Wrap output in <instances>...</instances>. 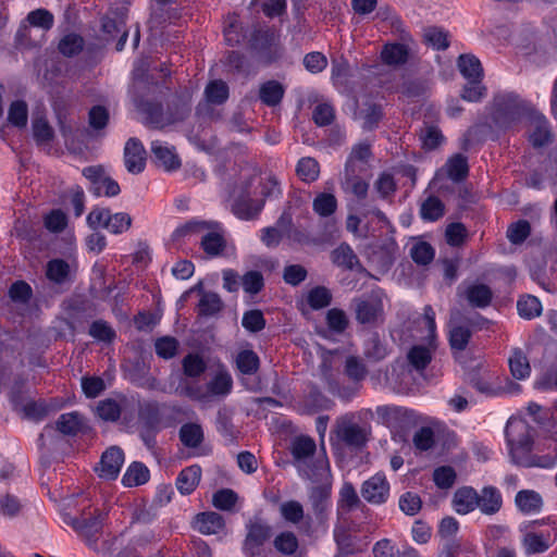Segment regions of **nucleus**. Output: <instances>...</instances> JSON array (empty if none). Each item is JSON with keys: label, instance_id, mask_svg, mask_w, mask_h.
Segmentation results:
<instances>
[{"label": "nucleus", "instance_id": "4be33fe9", "mask_svg": "<svg viewBox=\"0 0 557 557\" xmlns=\"http://www.w3.org/2000/svg\"><path fill=\"white\" fill-rule=\"evenodd\" d=\"M463 295L469 305L476 308L487 307L493 297L491 288L485 284H471L465 289Z\"/></svg>", "mask_w": 557, "mask_h": 557}, {"label": "nucleus", "instance_id": "f257e3e1", "mask_svg": "<svg viewBox=\"0 0 557 557\" xmlns=\"http://www.w3.org/2000/svg\"><path fill=\"white\" fill-rule=\"evenodd\" d=\"M281 195L280 181L272 173L261 174L256 168L244 166L232 190L233 212L239 219H255L263 209L267 198Z\"/></svg>", "mask_w": 557, "mask_h": 557}, {"label": "nucleus", "instance_id": "052dcab7", "mask_svg": "<svg viewBox=\"0 0 557 557\" xmlns=\"http://www.w3.org/2000/svg\"><path fill=\"white\" fill-rule=\"evenodd\" d=\"M242 285L246 293L256 295L263 288V276L259 271H249L243 275Z\"/></svg>", "mask_w": 557, "mask_h": 557}, {"label": "nucleus", "instance_id": "2eb2a0df", "mask_svg": "<svg viewBox=\"0 0 557 557\" xmlns=\"http://www.w3.org/2000/svg\"><path fill=\"white\" fill-rule=\"evenodd\" d=\"M357 169H354L351 162H346L344 178L341 186L345 193H349L358 199H364L368 195L369 184L356 175Z\"/></svg>", "mask_w": 557, "mask_h": 557}, {"label": "nucleus", "instance_id": "2f4dec72", "mask_svg": "<svg viewBox=\"0 0 557 557\" xmlns=\"http://www.w3.org/2000/svg\"><path fill=\"white\" fill-rule=\"evenodd\" d=\"M181 442L190 448L198 447L203 441V431L198 423H185L180 429Z\"/></svg>", "mask_w": 557, "mask_h": 557}, {"label": "nucleus", "instance_id": "4d7b16f0", "mask_svg": "<svg viewBox=\"0 0 557 557\" xmlns=\"http://www.w3.org/2000/svg\"><path fill=\"white\" fill-rule=\"evenodd\" d=\"M242 324L247 331L257 333L264 329L265 320L260 310L253 309L244 313Z\"/></svg>", "mask_w": 557, "mask_h": 557}, {"label": "nucleus", "instance_id": "ddd939ff", "mask_svg": "<svg viewBox=\"0 0 557 557\" xmlns=\"http://www.w3.org/2000/svg\"><path fill=\"white\" fill-rule=\"evenodd\" d=\"M389 494V485L386 478L375 474L367 480L361 488L362 497L371 504L385 503Z\"/></svg>", "mask_w": 557, "mask_h": 557}, {"label": "nucleus", "instance_id": "a211bd4d", "mask_svg": "<svg viewBox=\"0 0 557 557\" xmlns=\"http://www.w3.org/2000/svg\"><path fill=\"white\" fill-rule=\"evenodd\" d=\"M455 510L460 515H467L478 508V492L473 487L458 488L453 498Z\"/></svg>", "mask_w": 557, "mask_h": 557}, {"label": "nucleus", "instance_id": "20e7f679", "mask_svg": "<svg viewBox=\"0 0 557 557\" xmlns=\"http://www.w3.org/2000/svg\"><path fill=\"white\" fill-rule=\"evenodd\" d=\"M86 221L90 228L103 227L114 235L123 234L132 226V218L128 213H111L109 209L98 207L88 213Z\"/></svg>", "mask_w": 557, "mask_h": 557}, {"label": "nucleus", "instance_id": "58836bf2", "mask_svg": "<svg viewBox=\"0 0 557 557\" xmlns=\"http://www.w3.org/2000/svg\"><path fill=\"white\" fill-rule=\"evenodd\" d=\"M28 108L22 100L13 101L9 108L8 121L15 127L23 128L27 124Z\"/></svg>", "mask_w": 557, "mask_h": 557}, {"label": "nucleus", "instance_id": "dca6fc26", "mask_svg": "<svg viewBox=\"0 0 557 557\" xmlns=\"http://www.w3.org/2000/svg\"><path fill=\"white\" fill-rule=\"evenodd\" d=\"M503 506V497L494 486H485L478 493V508L484 515L497 513Z\"/></svg>", "mask_w": 557, "mask_h": 557}, {"label": "nucleus", "instance_id": "680f3d73", "mask_svg": "<svg viewBox=\"0 0 557 557\" xmlns=\"http://www.w3.org/2000/svg\"><path fill=\"white\" fill-rule=\"evenodd\" d=\"M530 224L525 220H520L511 224L507 230V238L512 244H521L530 235Z\"/></svg>", "mask_w": 557, "mask_h": 557}, {"label": "nucleus", "instance_id": "49530a36", "mask_svg": "<svg viewBox=\"0 0 557 557\" xmlns=\"http://www.w3.org/2000/svg\"><path fill=\"white\" fill-rule=\"evenodd\" d=\"M84 47V39L76 34L65 35L59 42V51L65 57L78 54Z\"/></svg>", "mask_w": 557, "mask_h": 557}, {"label": "nucleus", "instance_id": "bf43d9fd", "mask_svg": "<svg viewBox=\"0 0 557 557\" xmlns=\"http://www.w3.org/2000/svg\"><path fill=\"white\" fill-rule=\"evenodd\" d=\"M460 96L466 101L478 102L486 96V87L481 84V81H469Z\"/></svg>", "mask_w": 557, "mask_h": 557}, {"label": "nucleus", "instance_id": "1a4fd4ad", "mask_svg": "<svg viewBox=\"0 0 557 557\" xmlns=\"http://www.w3.org/2000/svg\"><path fill=\"white\" fill-rule=\"evenodd\" d=\"M557 463V433L544 436L536 446V453H532L528 468H553Z\"/></svg>", "mask_w": 557, "mask_h": 557}, {"label": "nucleus", "instance_id": "8fccbe9b", "mask_svg": "<svg viewBox=\"0 0 557 557\" xmlns=\"http://www.w3.org/2000/svg\"><path fill=\"white\" fill-rule=\"evenodd\" d=\"M33 134L36 143L39 145L49 144L53 139V129L44 117L33 121Z\"/></svg>", "mask_w": 557, "mask_h": 557}, {"label": "nucleus", "instance_id": "a878e982", "mask_svg": "<svg viewBox=\"0 0 557 557\" xmlns=\"http://www.w3.org/2000/svg\"><path fill=\"white\" fill-rule=\"evenodd\" d=\"M149 470L144 463L134 461L126 469L122 483L126 487L138 486L145 484L149 480Z\"/></svg>", "mask_w": 557, "mask_h": 557}, {"label": "nucleus", "instance_id": "6ab92c4d", "mask_svg": "<svg viewBox=\"0 0 557 557\" xmlns=\"http://www.w3.org/2000/svg\"><path fill=\"white\" fill-rule=\"evenodd\" d=\"M331 260L335 265L346 270L361 269L358 256L346 243H342L331 252Z\"/></svg>", "mask_w": 557, "mask_h": 557}, {"label": "nucleus", "instance_id": "6e6552de", "mask_svg": "<svg viewBox=\"0 0 557 557\" xmlns=\"http://www.w3.org/2000/svg\"><path fill=\"white\" fill-rule=\"evenodd\" d=\"M24 383L16 381L10 393V399L14 406V409L23 412L28 419L41 420L47 414V407L41 401L26 400L22 396V387Z\"/></svg>", "mask_w": 557, "mask_h": 557}, {"label": "nucleus", "instance_id": "393cba45", "mask_svg": "<svg viewBox=\"0 0 557 557\" xmlns=\"http://www.w3.org/2000/svg\"><path fill=\"white\" fill-rule=\"evenodd\" d=\"M458 69L461 75L468 81H481L483 69L480 60L472 54H461L458 58Z\"/></svg>", "mask_w": 557, "mask_h": 557}, {"label": "nucleus", "instance_id": "c756f323", "mask_svg": "<svg viewBox=\"0 0 557 557\" xmlns=\"http://www.w3.org/2000/svg\"><path fill=\"white\" fill-rule=\"evenodd\" d=\"M444 169L451 181L460 182L468 175L469 168L467 158L457 153L447 160Z\"/></svg>", "mask_w": 557, "mask_h": 557}, {"label": "nucleus", "instance_id": "a19ab883", "mask_svg": "<svg viewBox=\"0 0 557 557\" xmlns=\"http://www.w3.org/2000/svg\"><path fill=\"white\" fill-rule=\"evenodd\" d=\"M297 174L305 182H314L320 174V166L315 159L307 157L299 160Z\"/></svg>", "mask_w": 557, "mask_h": 557}, {"label": "nucleus", "instance_id": "338daca9", "mask_svg": "<svg viewBox=\"0 0 557 557\" xmlns=\"http://www.w3.org/2000/svg\"><path fill=\"white\" fill-rule=\"evenodd\" d=\"M97 413L104 421H115L120 418L121 409L116 401L106 399L98 404Z\"/></svg>", "mask_w": 557, "mask_h": 557}, {"label": "nucleus", "instance_id": "5701e85b", "mask_svg": "<svg viewBox=\"0 0 557 557\" xmlns=\"http://www.w3.org/2000/svg\"><path fill=\"white\" fill-rule=\"evenodd\" d=\"M216 224L211 223V228L208 230L201 238V247L205 252L211 257L219 256L225 248V239L223 235L215 230Z\"/></svg>", "mask_w": 557, "mask_h": 557}, {"label": "nucleus", "instance_id": "0eeeda50", "mask_svg": "<svg viewBox=\"0 0 557 557\" xmlns=\"http://www.w3.org/2000/svg\"><path fill=\"white\" fill-rule=\"evenodd\" d=\"M63 521L71 525L88 545L97 542L102 529V515L96 511L81 517L64 515Z\"/></svg>", "mask_w": 557, "mask_h": 557}, {"label": "nucleus", "instance_id": "774afa93", "mask_svg": "<svg viewBox=\"0 0 557 557\" xmlns=\"http://www.w3.org/2000/svg\"><path fill=\"white\" fill-rule=\"evenodd\" d=\"M421 141L426 150L436 149L444 140L442 132L435 126H428L421 133Z\"/></svg>", "mask_w": 557, "mask_h": 557}, {"label": "nucleus", "instance_id": "bb28decb", "mask_svg": "<svg viewBox=\"0 0 557 557\" xmlns=\"http://www.w3.org/2000/svg\"><path fill=\"white\" fill-rule=\"evenodd\" d=\"M409 51L403 44H386L381 52L382 61L387 65H401L408 60Z\"/></svg>", "mask_w": 557, "mask_h": 557}, {"label": "nucleus", "instance_id": "cd10ccee", "mask_svg": "<svg viewBox=\"0 0 557 557\" xmlns=\"http://www.w3.org/2000/svg\"><path fill=\"white\" fill-rule=\"evenodd\" d=\"M515 500L517 507L524 513L537 512L543 505L540 494L530 490L518 492Z\"/></svg>", "mask_w": 557, "mask_h": 557}, {"label": "nucleus", "instance_id": "de8ad7c7", "mask_svg": "<svg viewBox=\"0 0 557 557\" xmlns=\"http://www.w3.org/2000/svg\"><path fill=\"white\" fill-rule=\"evenodd\" d=\"M424 41L436 50H445L448 48V35L441 28L429 27L423 33Z\"/></svg>", "mask_w": 557, "mask_h": 557}, {"label": "nucleus", "instance_id": "0e129e2a", "mask_svg": "<svg viewBox=\"0 0 557 557\" xmlns=\"http://www.w3.org/2000/svg\"><path fill=\"white\" fill-rule=\"evenodd\" d=\"M154 347L159 357L170 359L176 355L178 342L174 337L165 336L157 339Z\"/></svg>", "mask_w": 557, "mask_h": 557}, {"label": "nucleus", "instance_id": "c9c22d12", "mask_svg": "<svg viewBox=\"0 0 557 557\" xmlns=\"http://www.w3.org/2000/svg\"><path fill=\"white\" fill-rule=\"evenodd\" d=\"M282 518L289 523L298 524L305 517L302 505L297 500H287L280 505Z\"/></svg>", "mask_w": 557, "mask_h": 557}, {"label": "nucleus", "instance_id": "13d9d810", "mask_svg": "<svg viewBox=\"0 0 557 557\" xmlns=\"http://www.w3.org/2000/svg\"><path fill=\"white\" fill-rule=\"evenodd\" d=\"M332 295L330 290L323 286L311 289L308 294V304L312 309H322L330 305Z\"/></svg>", "mask_w": 557, "mask_h": 557}, {"label": "nucleus", "instance_id": "7c9ffc66", "mask_svg": "<svg viewBox=\"0 0 557 557\" xmlns=\"http://www.w3.org/2000/svg\"><path fill=\"white\" fill-rule=\"evenodd\" d=\"M55 428L64 435H75L83 428L82 416L76 411L63 413L57 420Z\"/></svg>", "mask_w": 557, "mask_h": 557}, {"label": "nucleus", "instance_id": "a18cd8bd", "mask_svg": "<svg viewBox=\"0 0 557 557\" xmlns=\"http://www.w3.org/2000/svg\"><path fill=\"white\" fill-rule=\"evenodd\" d=\"M236 364L244 374H253L259 369V357L252 350H243L237 355Z\"/></svg>", "mask_w": 557, "mask_h": 557}, {"label": "nucleus", "instance_id": "c03bdc74", "mask_svg": "<svg viewBox=\"0 0 557 557\" xmlns=\"http://www.w3.org/2000/svg\"><path fill=\"white\" fill-rule=\"evenodd\" d=\"M457 479L455 469L450 466H442L434 470L433 481L441 490H448L453 487Z\"/></svg>", "mask_w": 557, "mask_h": 557}, {"label": "nucleus", "instance_id": "3c124183", "mask_svg": "<svg viewBox=\"0 0 557 557\" xmlns=\"http://www.w3.org/2000/svg\"><path fill=\"white\" fill-rule=\"evenodd\" d=\"M206 362L196 354H189L183 359V370L187 376L197 377L206 371Z\"/></svg>", "mask_w": 557, "mask_h": 557}, {"label": "nucleus", "instance_id": "9d476101", "mask_svg": "<svg viewBox=\"0 0 557 557\" xmlns=\"http://www.w3.org/2000/svg\"><path fill=\"white\" fill-rule=\"evenodd\" d=\"M557 540V529L547 525L539 531H530L524 535L523 544L527 553L540 554L547 550Z\"/></svg>", "mask_w": 557, "mask_h": 557}, {"label": "nucleus", "instance_id": "4c0bfd02", "mask_svg": "<svg viewBox=\"0 0 557 557\" xmlns=\"http://www.w3.org/2000/svg\"><path fill=\"white\" fill-rule=\"evenodd\" d=\"M509 367L511 374L518 380L525 379L530 375L531 368L528 358L519 349L515 350L509 358Z\"/></svg>", "mask_w": 557, "mask_h": 557}, {"label": "nucleus", "instance_id": "412c9836", "mask_svg": "<svg viewBox=\"0 0 557 557\" xmlns=\"http://www.w3.org/2000/svg\"><path fill=\"white\" fill-rule=\"evenodd\" d=\"M337 436L349 446H361L366 443V433L358 424L342 420L337 423Z\"/></svg>", "mask_w": 557, "mask_h": 557}, {"label": "nucleus", "instance_id": "f03ea898", "mask_svg": "<svg viewBox=\"0 0 557 557\" xmlns=\"http://www.w3.org/2000/svg\"><path fill=\"white\" fill-rule=\"evenodd\" d=\"M505 436L511 461L528 468L532 456L534 430L527 421L510 418L505 428Z\"/></svg>", "mask_w": 557, "mask_h": 557}, {"label": "nucleus", "instance_id": "b1692460", "mask_svg": "<svg viewBox=\"0 0 557 557\" xmlns=\"http://www.w3.org/2000/svg\"><path fill=\"white\" fill-rule=\"evenodd\" d=\"M201 468L190 466L181 471L176 480V486L182 494H190L199 484Z\"/></svg>", "mask_w": 557, "mask_h": 557}, {"label": "nucleus", "instance_id": "6e6d98bb", "mask_svg": "<svg viewBox=\"0 0 557 557\" xmlns=\"http://www.w3.org/2000/svg\"><path fill=\"white\" fill-rule=\"evenodd\" d=\"M223 302L215 293H205L199 300V311L205 315H212L222 309Z\"/></svg>", "mask_w": 557, "mask_h": 557}, {"label": "nucleus", "instance_id": "f3484780", "mask_svg": "<svg viewBox=\"0 0 557 557\" xmlns=\"http://www.w3.org/2000/svg\"><path fill=\"white\" fill-rule=\"evenodd\" d=\"M194 528L206 535L218 534L224 529V520L218 512H201L196 516Z\"/></svg>", "mask_w": 557, "mask_h": 557}, {"label": "nucleus", "instance_id": "423d86ee", "mask_svg": "<svg viewBox=\"0 0 557 557\" xmlns=\"http://www.w3.org/2000/svg\"><path fill=\"white\" fill-rule=\"evenodd\" d=\"M356 319L361 324H375L383 318V295L375 290L354 300Z\"/></svg>", "mask_w": 557, "mask_h": 557}, {"label": "nucleus", "instance_id": "7ed1b4c3", "mask_svg": "<svg viewBox=\"0 0 557 557\" xmlns=\"http://www.w3.org/2000/svg\"><path fill=\"white\" fill-rule=\"evenodd\" d=\"M491 115L496 126L507 129L520 121L525 113L522 101L513 94L495 95L491 106Z\"/></svg>", "mask_w": 557, "mask_h": 557}, {"label": "nucleus", "instance_id": "aec40b11", "mask_svg": "<svg viewBox=\"0 0 557 557\" xmlns=\"http://www.w3.org/2000/svg\"><path fill=\"white\" fill-rule=\"evenodd\" d=\"M233 388V379L231 374L225 370H220L207 383L208 400L211 397H225Z\"/></svg>", "mask_w": 557, "mask_h": 557}, {"label": "nucleus", "instance_id": "473e14b6", "mask_svg": "<svg viewBox=\"0 0 557 557\" xmlns=\"http://www.w3.org/2000/svg\"><path fill=\"white\" fill-rule=\"evenodd\" d=\"M205 96L209 103L222 104L228 98V86L221 79L212 81L207 85Z\"/></svg>", "mask_w": 557, "mask_h": 557}, {"label": "nucleus", "instance_id": "f704fd0d", "mask_svg": "<svg viewBox=\"0 0 557 557\" xmlns=\"http://www.w3.org/2000/svg\"><path fill=\"white\" fill-rule=\"evenodd\" d=\"M517 309L521 318L531 320L541 314L542 305L536 297L527 295L518 300Z\"/></svg>", "mask_w": 557, "mask_h": 557}, {"label": "nucleus", "instance_id": "603ef678", "mask_svg": "<svg viewBox=\"0 0 557 557\" xmlns=\"http://www.w3.org/2000/svg\"><path fill=\"white\" fill-rule=\"evenodd\" d=\"M432 356L430 349L423 346H414L408 352L410 364L417 370H423L431 362Z\"/></svg>", "mask_w": 557, "mask_h": 557}, {"label": "nucleus", "instance_id": "69168bd1", "mask_svg": "<svg viewBox=\"0 0 557 557\" xmlns=\"http://www.w3.org/2000/svg\"><path fill=\"white\" fill-rule=\"evenodd\" d=\"M421 498L418 494L407 492L399 498V508L408 516H414L421 509Z\"/></svg>", "mask_w": 557, "mask_h": 557}, {"label": "nucleus", "instance_id": "72a5a7b5", "mask_svg": "<svg viewBox=\"0 0 557 557\" xmlns=\"http://www.w3.org/2000/svg\"><path fill=\"white\" fill-rule=\"evenodd\" d=\"M445 206L437 197L430 196L420 208V214L423 220L436 221L444 215Z\"/></svg>", "mask_w": 557, "mask_h": 557}, {"label": "nucleus", "instance_id": "4468645a", "mask_svg": "<svg viewBox=\"0 0 557 557\" xmlns=\"http://www.w3.org/2000/svg\"><path fill=\"white\" fill-rule=\"evenodd\" d=\"M151 151L159 166L165 171H175L181 166V160L174 147L166 143L154 140L151 144Z\"/></svg>", "mask_w": 557, "mask_h": 557}, {"label": "nucleus", "instance_id": "c85d7f7f", "mask_svg": "<svg viewBox=\"0 0 557 557\" xmlns=\"http://www.w3.org/2000/svg\"><path fill=\"white\" fill-rule=\"evenodd\" d=\"M284 92L285 90L281 83L269 81L260 86L259 97L264 104L274 107L281 102Z\"/></svg>", "mask_w": 557, "mask_h": 557}, {"label": "nucleus", "instance_id": "864d4df0", "mask_svg": "<svg viewBox=\"0 0 557 557\" xmlns=\"http://www.w3.org/2000/svg\"><path fill=\"white\" fill-rule=\"evenodd\" d=\"M238 497L237 494L230 488H223L213 494L212 504L221 510H232Z\"/></svg>", "mask_w": 557, "mask_h": 557}, {"label": "nucleus", "instance_id": "ea45409f", "mask_svg": "<svg viewBox=\"0 0 557 557\" xmlns=\"http://www.w3.org/2000/svg\"><path fill=\"white\" fill-rule=\"evenodd\" d=\"M277 552L284 555H293L298 549V539L292 531H284L276 535L273 541Z\"/></svg>", "mask_w": 557, "mask_h": 557}, {"label": "nucleus", "instance_id": "f8f14e48", "mask_svg": "<svg viewBox=\"0 0 557 557\" xmlns=\"http://www.w3.org/2000/svg\"><path fill=\"white\" fill-rule=\"evenodd\" d=\"M124 163L132 174H139L146 166V150L137 138H129L124 147Z\"/></svg>", "mask_w": 557, "mask_h": 557}, {"label": "nucleus", "instance_id": "5fc2aeb1", "mask_svg": "<svg viewBox=\"0 0 557 557\" xmlns=\"http://www.w3.org/2000/svg\"><path fill=\"white\" fill-rule=\"evenodd\" d=\"M27 22L34 26L45 30L50 29L53 26V15L45 9H37L27 14Z\"/></svg>", "mask_w": 557, "mask_h": 557}, {"label": "nucleus", "instance_id": "09e8293b", "mask_svg": "<svg viewBox=\"0 0 557 557\" xmlns=\"http://www.w3.org/2000/svg\"><path fill=\"white\" fill-rule=\"evenodd\" d=\"M210 228L211 223H208L206 221H189L174 231L173 238L181 239L193 234L203 235Z\"/></svg>", "mask_w": 557, "mask_h": 557}, {"label": "nucleus", "instance_id": "e2e57ef3", "mask_svg": "<svg viewBox=\"0 0 557 557\" xmlns=\"http://www.w3.org/2000/svg\"><path fill=\"white\" fill-rule=\"evenodd\" d=\"M471 337V331L466 326H454L450 330L449 343L453 349L463 350Z\"/></svg>", "mask_w": 557, "mask_h": 557}, {"label": "nucleus", "instance_id": "37998d69", "mask_svg": "<svg viewBox=\"0 0 557 557\" xmlns=\"http://www.w3.org/2000/svg\"><path fill=\"white\" fill-rule=\"evenodd\" d=\"M312 207L319 215L330 216L337 208V200L332 194H320L314 198Z\"/></svg>", "mask_w": 557, "mask_h": 557}, {"label": "nucleus", "instance_id": "79ce46f5", "mask_svg": "<svg viewBox=\"0 0 557 557\" xmlns=\"http://www.w3.org/2000/svg\"><path fill=\"white\" fill-rule=\"evenodd\" d=\"M410 257L417 264L426 265L434 259V249L426 242H417L410 248Z\"/></svg>", "mask_w": 557, "mask_h": 557}, {"label": "nucleus", "instance_id": "39448f33", "mask_svg": "<svg viewBox=\"0 0 557 557\" xmlns=\"http://www.w3.org/2000/svg\"><path fill=\"white\" fill-rule=\"evenodd\" d=\"M246 537L243 543V552L247 557H260L262 546L272 535V528L261 519L249 520L246 524Z\"/></svg>", "mask_w": 557, "mask_h": 557}, {"label": "nucleus", "instance_id": "e433bc0d", "mask_svg": "<svg viewBox=\"0 0 557 557\" xmlns=\"http://www.w3.org/2000/svg\"><path fill=\"white\" fill-rule=\"evenodd\" d=\"M315 442L309 436H298L292 445V454L296 460H304L315 451Z\"/></svg>", "mask_w": 557, "mask_h": 557}, {"label": "nucleus", "instance_id": "9b49d317", "mask_svg": "<svg viewBox=\"0 0 557 557\" xmlns=\"http://www.w3.org/2000/svg\"><path fill=\"white\" fill-rule=\"evenodd\" d=\"M123 462V450L116 446H112L102 454L96 471L103 480H115L120 473Z\"/></svg>", "mask_w": 557, "mask_h": 557}]
</instances>
